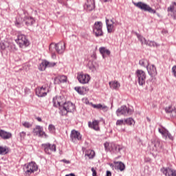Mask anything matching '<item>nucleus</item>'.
Returning a JSON list of instances; mask_svg holds the SVG:
<instances>
[{
  "mask_svg": "<svg viewBox=\"0 0 176 176\" xmlns=\"http://www.w3.org/2000/svg\"><path fill=\"white\" fill-rule=\"evenodd\" d=\"M60 113L63 116H65L68 112H74L75 111V104H72L71 102H64L62 107L59 108Z\"/></svg>",
  "mask_w": 176,
  "mask_h": 176,
  "instance_id": "nucleus-1",
  "label": "nucleus"
},
{
  "mask_svg": "<svg viewBox=\"0 0 176 176\" xmlns=\"http://www.w3.org/2000/svg\"><path fill=\"white\" fill-rule=\"evenodd\" d=\"M24 168L25 175L30 176L34 174V171H38V165L34 162H29Z\"/></svg>",
  "mask_w": 176,
  "mask_h": 176,
  "instance_id": "nucleus-2",
  "label": "nucleus"
},
{
  "mask_svg": "<svg viewBox=\"0 0 176 176\" xmlns=\"http://www.w3.org/2000/svg\"><path fill=\"white\" fill-rule=\"evenodd\" d=\"M134 5L136 8H138V9L144 10V12H148V13H152L153 14H156V10H153L149 5L144 2L139 1L138 3H134Z\"/></svg>",
  "mask_w": 176,
  "mask_h": 176,
  "instance_id": "nucleus-3",
  "label": "nucleus"
},
{
  "mask_svg": "<svg viewBox=\"0 0 176 176\" xmlns=\"http://www.w3.org/2000/svg\"><path fill=\"white\" fill-rule=\"evenodd\" d=\"M136 79L140 86H144L146 80V74L142 69H138L135 72Z\"/></svg>",
  "mask_w": 176,
  "mask_h": 176,
  "instance_id": "nucleus-4",
  "label": "nucleus"
},
{
  "mask_svg": "<svg viewBox=\"0 0 176 176\" xmlns=\"http://www.w3.org/2000/svg\"><path fill=\"white\" fill-rule=\"evenodd\" d=\"M104 146L105 148V151L107 152H113L114 153H117V152H120L122 151V146L120 145L115 144L113 143L105 142L104 144Z\"/></svg>",
  "mask_w": 176,
  "mask_h": 176,
  "instance_id": "nucleus-5",
  "label": "nucleus"
},
{
  "mask_svg": "<svg viewBox=\"0 0 176 176\" xmlns=\"http://www.w3.org/2000/svg\"><path fill=\"white\" fill-rule=\"evenodd\" d=\"M53 45L56 53H58V54H63L64 52H65V43L60 41L56 44H54V43L51 44L50 45V52H52V47H53Z\"/></svg>",
  "mask_w": 176,
  "mask_h": 176,
  "instance_id": "nucleus-6",
  "label": "nucleus"
},
{
  "mask_svg": "<svg viewBox=\"0 0 176 176\" xmlns=\"http://www.w3.org/2000/svg\"><path fill=\"white\" fill-rule=\"evenodd\" d=\"M15 42L19 45V47L30 46V41L24 34L18 35V38L15 40Z\"/></svg>",
  "mask_w": 176,
  "mask_h": 176,
  "instance_id": "nucleus-7",
  "label": "nucleus"
},
{
  "mask_svg": "<svg viewBox=\"0 0 176 176\" xmlns=\"http://www.w3.org/2000/svg\"><path fill=\"white\" fill-rule=\"evenodd\" d=\"M93 32L95 36L97 38H98V36H102V35H104V32H102V22H96L93 28Z\"/></svg>",
  "mask_w": 176,
  "mask_h": 176,
  "instance_id": "nucleus-8",
  "label": "nucleus"
},
{
  "mask_svg": "<svg viewBox=\"0 0 176 176\" xmlns=\"http://www.w3.org/2000/svg\"><path fill=\"white\" fill-rule=\"evenodd\" d=\"M116 113L117 116H122V115H124V116H127V115H131V113H133V111L131 109L127 108V106L122 105L116 110Z\"/></svg>",
  "mask_w": 176,
  "mask_h": 176,
  "instance_id": "nucleus-9",
  "label": "nucleus"
},
{
  "mask_svg": "<svg viewBox=\"0 0 176 176\" xmlns=\"http://www.w3.org/2000/svg\"><path fill=\"white\" fill-rule=\"evenodd\" d=\"M33 134L34 135H37L38 137H41V138H47L49 137L45 131H43V127L39 125L35 126L33 129Z\"/></svg>",
  "mask_w": 176,
  "mask_h": 176,
  "instance_id": "nucleus-10",
  "label": "nucleus"
},
{
  "mask_svg": "<svg viewBox=\"0 0 176 176\" xmlns=\"http://www.w3.org/2000/svg\"><path fill=\"white\" fill-rule=\"evenodd\" d=\"M158 131L159 133H160V134H162L163 138H164L165 140H167V138H168V140H170V141H174V137H173L171 133H170L168 130H167L166 128L163 126L162 129L159 128Z\"/></svg>",
  "mask_w": 176,
  "mask_h": 176,
  "instance_id": "nucleus-11",
  "label": "nucleus"
},
{
  "mask_svg": "<svg viewBox=\"0 0 176 176\" xmlns=\"http://www.w3.org/2000/svg\"><path fill=\"white\" fill-rule=\"evenodd\" d=\"M77 79L80 83L82 85H86L89 83L90 80V76L89 74H85L83 73H78L77 76Z\"/></svg>",
  "mask_w": 176,
  "mask_h": 176,
  "instance_id": "nucleus-12",
  "label": "nucleus"
},
{
  "mask_svg": "<svg viewBox=\"0 0 176 176\" xmlns=\"http://www.w3.org/2000/svg\"><path fill=\"white\" fill-rule=\"evenodd\" d=\"M45 153L50 155L52 152H56V145L46 143L42 145Z\"/></svg>",
  "mask_w": 176,
  "mask_h": 176,
  "instance_id": "nucleus-13",
  "label": "nucleus"
},
{
  "mask_svg": "<svg viewBox=\"0 0 176 176\" xmlns=\"http://www.w3.org/2000/svg\"><path fill=\"white\" fill-rule=\"evenodd\" d=\"M70 138L73 142L76 141H80L82 140V135L78 131L72 130L70 135Z\"/></svg>",
  "mask_w": 176,
  "mask_h": 176,
  "instance_id": "nucleus-14",
  "label": "nucleus"
},
{
  "mask_svg": "<svg viewBox=\"0 0 176 176\" xmlns=\"http://www.w3.org/2000/svg\"><path fill=\"white\" fill-rule=\"evenodd\" d=\"M48 91L49 89H47V88L41 87L36 89V95L38 96V97H46Z\"/></svg>",
  "mask_w": 176,
  "mask_h": 176,
  "instance_id": "nucleus-15",
  "label": "nucleus"
},
{
  "mask_svg": "<svg viewBox=\"0 0 176 176\" xmlns=\"http://www.w3.org/2000/svg\"><path fill=\"white\" fill-rule=\"evenodd\" d=\"M161 172L166 176H176V170L169 167L161 168Z\"/></svg>",
  "mask_w": 176,
  "mask_h": 176,
  "instance_id": "nucleus-16",
  "label": "nucleus"
},
{
  "mask_svg": "<svg viewBox=\"0 0 176 176\" xmlns=\"http://www.w3.org/2000/svg\"><path fill=\"white\" fill-rule=\"evenodd\" d=\"M53 104L54 107H56V108L59 107L60 109L63 104H64V101H63L61 96H56L53 98Z\"/></svg>",
  "mask_w": 176,
  "mask_h": 176,
  "instance_id": "nucleus-17",
  "label": "nucleus"
},
{
  "mask_svg": "<svg viewBox=\"0 0 176 176\" xmlns=\"http://www.w3.org/2000/svg\"><path fill=\"white\" fill-rule=\"evenodd\" d=\"M147 72L150 76H156L157 75V72L156 71V67L154 65L147 66Z\"/></svg>",
  "mask_w": 176,
  "mask_h": 176,
  "instance_id": "nucleus-18",
  "label": "nucleus"
},
{
  "mask_svg": "<svg viewBox=\"0 0 176 176\" xmlns=\"http://www.w3.org/2000/svg\"><path fill=\"white\" fill-rule=\"evenodd\" d=\"M168 12H171L172 14H170L171 17L174 20H176V3L173 2L172 5L170 6V7L168 8Z\"/></svg>",
  "mask_w": 176,
  "mask_h": 176,
  "instance_id": "nucleus-19",
  "label": "nucleus"
},
{
  "mask_svg": "<svg viewBox=\"0 0 176 176\" xmlns=\"http://www.w3.org/2000/svg\"><path fill=\"white\" fill-rule=\"evenodd\" d=\"M114 24H115V22H113L112 19L109 21V19H106V25H107V32H109V34L113 32Z\"/></svg>",
  "mask_w": 176,
  "mask_h": 176,
  "instance_id": "nucleus-20",
  "label": "nucleus"
},
{
  "mask_svg": "<svg viewBox=\"0 0 176 176\" xmlns=\"http://www.w3.org/2000/svg\"><path fill=\"white\" fill-rule=\"evenodd\" d=\"M85 8H86L88 12H91V10H94V8H96L94 0H87V3H85Z\"/></svg>",
  "mask_w": 176,
  "mask_h": 176,
  "instance_id": "nucleus-21",
  "label": "nucleus"
},
{
  "mask_svg": "<svg viewBox=\"0 0 176 176\" xmlns=\"http://www.w3.org/2000/svg\"><path fill=\"white\" fill-rule=\"evenodd\" d=\"M100 121L98 120H94L92 122H88V126L90 127V129H93L94 130H96V131H98L100 130Z\"/></svg>",
  "mask_w": 176,
  "mask_h": 176,
  "instance_id": "nucleus-22",
  "label": "nucleus"
},
{
  "mask_svg": "<svg viewBox=\"0 0 176 176\" xmlns=\"http://www.w3.org/2000/svg\"><path fill=\"white\" fill-rule=\"evenodd\" d=\"M67 82V76L65 75L58 76L54 79L55 85H60V83H65Z\"/></svg>",
  "mask_w": 176,
  "mask_h": 176,
  "instance_id": "nucleus-23",
  "label": "nucleus"
},
{
  "mask_svg": "<svg viewBox=\"0 0 176 176\" xmlns=\"http://www.w3.org/2000/svg\"><path fill=\"white\" fill-rule=\"evenodd\" d=\"M0 137L3 140H10L12 138V133L0 129Z\"/></svg>",
  "mask_w": 176,
  "mask_h": 176,
  "instance_id": "nucleus-24",
  "label": "nucleus"
},
{
  "mask_svg": "<svg viewBox=\"0 0 176 176\" xmlns=\"http://www.w3.org/2000/svg\"><path fill=\"white\" fill-rule=\"evenodd\" d=\"M165 112L166 113H170V116L172 118H175V116H176L175 107H174L173 106H168V107H166L165 108Z\"/></svg>",
  "mask_w": 176,
  "mask_h": 176,
  "instance_id": "nucleus-25",
  "label": "nucleus"
},
{
  "mask_svg": "<svg viewBox=\"0 0 176 176\" xmlns=\"http://www.w3.org/2000/svg\"><path fill=\"white\" fill-rule=\"evenodd\" d=\"M23 21L25 23V25L28 27L30 25H32V24L35 23V19H34L32 16H25L23 19Z\"/></svg>",
  "mask_w": 176,
  "mask_h": 176,
  "instance_id": "nucleus-26",
  "label": "nucleus"
},
{
  "mask_svg": "<svg viewBox=\"0 0 176 176\" xmlns=\"http://www.w3.org/2000/svg\"><path fill=\"white\" fill-rule=\"evenodd\" d=\"M114 168L116 170H120V171H124L126 168V165L122 162H116V165L114 166Z\"/></svg>",
  "mask_w": 176,
  "mask_h": 176,
  "instance_id": "nucleus-27",
  "label": "nucleus"
},
{
  "mask_svg": "<svg viewBox=\"0 0 176 176\" xmlns=\"http://www.w3.org/2000/svg\"><path fill=\"white\" fill-rule=\"evenodd\" d=\"M109 85L113 90H118L119 87H120V83L118 81H111Z\"/></svg>",
  "mask_w": 176,
  "mask_h": 176,
  "instance_id": "nucleus-28",
  "label": "nucleus"
},
{
  "mask_svg": "<svg viewBox=\"0 0 176 176\" xmlns=\"http://www.w3.org/2000/svg\"><path fill=\"white\" fill-rule=\"evenodd\" d=\"M99 52L102 55L103 58H105V54L107 56H109V54H111V51H109V50L105 49L104 47L99 48Z\"/></svg>",
  "mask_w": 176,
  "mask_h": 176,
  "instance_id": "nucleus-29",
  "label": "nucleus"
},
{
  "mask_svg": "<svg viewBox=\"0 0 176 176\" xmlns=\"http://www.w3.org/2000/svg\"><path fill=\"white\" fill-rule=\"evenodd\" d=\"M139 65H140V67H143L144 68H147L148 67H149V60L148 59H141L139 61Z\"/></svg>",
  "mask_w": 176,
  "mask_h": 176,
  "instance_id": "nucleus-30",
  "label": "nucleus"
},
{
  "mask_svg": "<svg viewBox=\"0 0 176 176\" xmlns=\"http://www.w3.org/2000/svg\"><path fill=\"white\" fill-rule=\"evenodd\" d=\"M74 90L78 93V94H80L81 96H83L85 94V91H86V88L83 87H76L74 88Z\"/></svg>",
  "mask_w": 176,
  "mask_h": 176,
  "instance_id": "nucleus-31",
  "label": "nucleus"
},
{
  "mask_svg": "<svg viewBox=\"0 0 176 176\" xmlns=\"http://www.w3.org/2000/svg\"><path fill=\"white\" fill-rule=\"evenodd\" d=\"M146 45L150 47H159V46H160V45L157 44V43L152 41H147Z\"/></svg>",
  "mask_w": 176,
  "mask_h": 176,
  "instance_id": "nucleus-32",
  "label": "nucleus"
},
{
  "mask_svg": "<svg viewBox=\"0 0 176 176\" xmlns=\"http://www.w3.org/2000/svg\"><path fill=\"white\" fill-rule=\"evenodd\" d=\"M47 68V64H46V60H44L42 61V63H40L38 66V69L39 71H45Z\"/></svg>",
  "mask_w": 176,
  "mask_h": 176,
  "instance_id": "nucleus-33",
  "label": "nucleus"
},
{
  "mask_svg": "<svg viewBox=\"0 0 176 176\" xmlns=\"http://www.w3.org/2000/svg\"><path fill=\"white\" fill-rule=\"evenodd\" d=\"M9 148L8 147L0 146V155H8Z\"/></svg>",
  "mask_w": 176,
  "mask_h": 176,
  "instance_id": "nucleus-34",
  "label": "nucleus"
},
{
  "mask_svg": "<svg viewBox=\"0 0 176 176\" xmlns=\"http://www.w3.org/2000/svg\"><path fill=\"white\" fill-rule=\"evenodd\" d=\"M96 153L93 150L88 151L87 153L85 154V156H87L89 159H93Z\"/></svg>",
  "mask_w": 176,
  "mask_h": 176,
  "instance_id": "nucleus-35",
  "label": "nucleus"
},
{
  "mask_svg": "<svg viewBox=\"0 0 176 176\" xmlns=\"http://www.w3.org/2000/svg\"><path fill=\"white\" fill-rule=\"evenodd\" d=\"M137 36L138 39L140 41V42H141L142 45H146V42H148V41H146L144 36H141L140 34H137Z\"/></svg>",
  "mask_w": 176,
  "mask_h": 176,
  "instance_id": "nucleus-36",
  "label": "nucleus"
},
{
  "mask_svg": "<svg viewBox=\"0 0 176 176\" xmlns=\"http://www.w3.org/2000/svg\"><path fill=\"white\" fill-rule=\"evenodd\" d=\"M124 122L126 124H129V126H131V124H133V123H134V120L131 118H126V119L124 120Z\"/></svg>",
  "mask_w": 176,
  "mask_h": 176,
  "instance_id": "nucleus-37",
  "label": "nucleus"
},
{
  "mask_svg": "<svg viewBox=\"0 0 176 176\" xmlns=\"http://www.w3.org/2000/svg\"><path fill=\"white\" fill-rule=\"evenodd\" d=\"M15 25L16 27H18V28L23 27V22L20 21V18H18V19H16L15 21Z\"/></svg>",
  "mask_w": 176,
  "mask_h": 176,
  "instance_id": "nucleus-38",
  "label": "nucleus"
},
{
  "mask_svg": "<svg viewBox=\"0 0 176 176\" xmlns=\"http://www.w3.org/2000/svg\"><path fill=\"white\" fill-rule=\"evenodd\" d=\"M46 64H47V68H52V67H55L56 63L54 62H49L46 60Z\"/></svg>",
  "mask_w": 176,
  "mask_h": 176,
  "instance_id": "nucleus-39",
  "label": "nucleus"
},
{
  "mask_svg": "<svg viewBox=\"0 0 176 176\" xmlns=\"http://www.w3.org/2000/svg\"><path fill=\"white\" fill-rule=\"evenodd\" d=\"M22 124L23 127H25V129H30V127H32V124L28 122H24L22 123Z\"/></svg>",
  "mask_w": 176,
  "mask_h": 176,
  "instance_id": "nucleus-40",
  "label": "nucleus"
},
{
  "mask_svg": "<svg viewBox=\"0 0 176 176\" xmlns=\"http://www.w3.org/2000/svg\"><path fill=\"white\" fill-rule=\"evenodd\" d=\"M48 130L50 133H54V131H56V126H54V125L53 124H50L48 126Z\"/></svg>",
  "mask_w": 176,
  "mask_h": 176,
  "instance_id": "nucleus-41",
  "label": "nucleus"
},
{
  "mask_svg": "<svg viewBox=\"0 0 176 176\" xmlns=\"http://www.w3.org/2000/svg\"><path fill=\"white\" fill-rule=\"evenodd\" d=\"M25 135H27V133L25 131H22L19 133V137L21 138V141H23V140H25Z\"/></svg>",
  "mask_w": 176,
  "mask_h": 176,
  "instance_id": "nucleus-42",
  "label": "nucleus"
},
{
  "mask_svg": "<svg viewBox=\"0 0 176 176\" xmlns=\"http://www.w3.org/2000/svg\"><path fill=\"white\" fill-rule=\"evenodd\" d=\"M116 126H123V124H125L124 120H118L116 123Z\"/></svg>",
  "mask_w": 176,
  "mask_h": 176,
  "instance_id": "nucleus-43",
  "label": "nucleus"
},
{
  "mask_svg": "<svg viewBox=\"0 0 176 176\" xmlns=\"http://www.w3.org/2000/svg\"><path fill=\"white\" fill-rule=\"evenodd\" d=\"M88 67L89 69H91V71H94V69H96V67L94 66V65H93V63L91 62H89L88 63Z\"/></svg>",
  "mask_w": 176,
  "mask_h": 176,
  "instance_id": "nucleus-44",
  "label": "nucleus"
},
{
  "mask_svg": "<svg viewBox=\"0 0 176 176\" xmlns=\"http://www.w3.org/2000/svg\"><path fill=\"white\" fill-rule=\"evenodd\" d=\"M91 106L93 107V108H95L96 109H101V108L102 107V104H91Z\"/></svg>",
  "mask_w": 176,
  "mask_h": 176,
  "instance_id": "nucleus-45",
  "label": "nucleus"
},
{
  "mask_svg": "<svg viewBox=\"0 0 176 176\" xmlns=\"http://www.w3.org/2000/svg\"><path fill=\"white\" fill-rule=\"evenodd\" d=\"M67 1L68 0H58V2L59 3H61V5H63L65 6H68V3H67Z\"/></svg>",
  "mask_w": 176,
  "mask_h": 176,
  "instance_id": "nucleus-46",
  "label": "nucleus"
},
{
  "mask_svg": "<svg viewBox=\"0 0 176 176\" xmlns=\"http://www.w3.org/2000/svg\"><path fill=\"white\" fill-rule=\"evenodd\" d=\"M0 47L1 50H5L6 49V45H5V43H0Z\"/></svg>",
  "mask_w": 176,
  "mask_h": 176,
  "instance_id": "nucleus-47",
  "label": "nucleus"
},
{
  "mask_svg": "<svg viewBox=\"0 0 176 176\" xmlns=\"http://www.w3.org/2000/svg\"><path fill=\"white\" fill-rule=\"evenodd\" d=\"M172 72L175 78H176V66L175 65L172 67Z\"/></svg>",
  "mask_w": 176,
  "mask_h": 176,
  "instance_id": "nucleus-48",
  "label": "nucleus"
},
{
  "mask_svg": "<svg viewBox=\"0 0 176 176\" xmlns=\"http://www.w3.org/2000/svg\"><path fill=\"white\" fill-rule=\"evenodd\" d=\"M100 109L102 111H103L104 112H107V111H108V107H107L105 105H102V107Z\"/></svg>",
  "mask_w": 176,
  "mask_h": 176,
  "instance_id": "nucleus-49",
  "label": "nucleus"
},
{
  "mask_svg": "<svg viewBox=\"0 0 176 176\" xmlns=\"http://www.w3.org/2000/svg\"><path fill=\"white\" fill-rule=\"evenodd\" d=\"M91 171H92V175L93 176H97V171L94 168H91Z\"/></svg>",
  "mask_w": 176,
  "mask_h": 176,
  "instance_id": "nucleus-50",
  "label": "nucleus"
},
{
  "mask_svg": "<svg viewBox=\"0 0 176 176\" xmlns=\"http://www.w3.org/2000/svg\"><path fill=\"white\" fill-rule=\"evenodd\" d=\"M60 162H63V163H65V164H71V161L67 160L65 159L60 160Z\"/></svg>",
  "mask_w": 176,
  "mask_h": 176,
  "instance_id": "nucleus-51",
  "label": "nucleus"
},
{
  "mask_svg": "<svg viewBox=\"0 0 176 176\" xmlns=\"http://www.w3.org/2000/svg\"><path fill=\"white\" fill-rule=\"evenodd\" d=\"M106 176H112V173H111V171L107 170L106 173Z\"/></svg>",
  "mask_w": 176,
  "mask_h": 176,
  "instance_id": "nucleus-52",
  "label": "nucleus"
},
{
  "mask_svg": "<svg viewBox=\"0 0 176 176\" xmlns=\"http://www.w3.org/2000/svg\"><path fill=\"white\" fill-rule=\"evenodd\" d=\"M3 103L0 101V111H1V109H3Z\"/></svg>",
  "mask_w": 176,
  "mask_h": 176,
  "instance_id": "nucleus-53",
  "label": "nucleus"
},
{
  "mask_svg": "<svg viewBox=\"0 0 176 176\" xmlns=\"http://www.w3.org/2000/svg\"><path fill=\"white\" fill-rule=\"evenodd\" d=\"M102 2H104V3H107V2H111L112 0H101Z\"/></svg>",
  "mask_w": 176,
  "mask_h": 176,
  "instance_id": "nucleus-54",
  "label": "nucleus"
},
{
  "mask_svg": "<svg viewBox=\"0 0 176 176\" xmlns=\"http://www.w3.org/2000/svg\"><path fill=\"white\" fill-rule=\"evenodd\" d=\"M37 120H38V122H42V118L38 117Z\"/></svg>",
  "mask_w": 176,
  "mask_h": 176,
  "instance_id": "nucleus-55",
  "label": "nucleus"
},
{
  "mask_svg": "<svg viewBox=\"0 0 176 176\" xmlns=\"http://www.w3.org/2000/svg\"><path fill=\"white\" fill-rule=\"evenodd\" d=\"M52 58H56V54H52Z\"/></svg>",
  "mask_w": 176,
  "mask_h": 176,
  "instance_id": "nucleus-56",
  "label": "nucleus"
},
{
  "mask_svg": "<svg viewBox=\"0 0 176 176\" xmlns=\"http://www.w3.org/2000/svg\"><path fill=\"white\" fill-rule=\"evenodd\" d=\"M121 131H126V129H121Z\"/></svg>",
  "mask_w": 176,
  "mask_h": 176,
  "instance_id": "nucleus-57",
  "label": "nucleus"
}]
</instances>
